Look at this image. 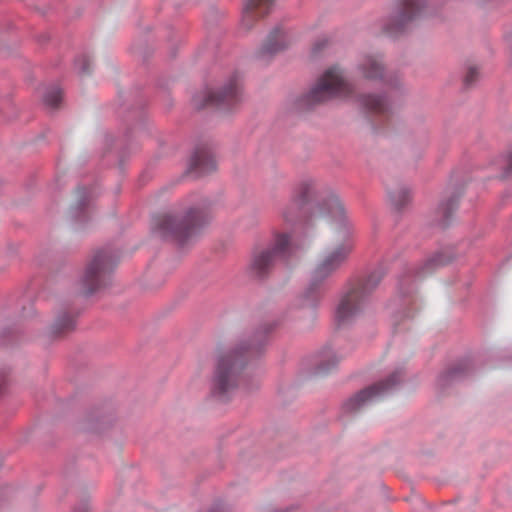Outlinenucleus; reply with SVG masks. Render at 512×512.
Segmentation results:
<instances>
[{
	"mask_svg": "<svg viewBox=\"0 0 512 512\" xmlns=\"http://www.w3.org/2000/svg\"><path fill=\"white\" fill-rule=\"evenodd\" d=\"M273 2L274 0H245L242 26L246 29L252 28L259 19L269 13Z\"/></svg>",
	"mask_w": 512,
	"mask_h": 512,
	"instance_id": "12",
	"label": "nucleus"
},
{
	"mask_svg": "<svg viewBox=\"0 0 512 512\" xmlns=\"http://www.w3.org/2000/svg\"><path fill=\"white\" fill-rule=\"evenodd\" d=\"M76 65L79 67V70L82 73L90 72V60L86 56H83L81 59L77 60Z\"/></svg>",
	"mask_w": 512,
	"mask_h": 512,
	"instance_id": "22",
	"label": "nucleus"
},
{
	"mask_svg": "<svg viewBox=\"0 0 512 512\" xmlns=\"http://www.w3.org/2000/svg\"><path fill=\"white\" fill-rule=\"evenodd\" d=\"M421 12V0H397L396 9L385 24L384 32L393 37L405 32Z\"/></svg>",
	"mask_w": 512,
	"mask_h": 512,
	"instance_id": "9",
	"label": "nucleus"
},
{
	"mask_svg": "<svg viewBox=\"0 0 512 512\" xmlns=\"http://www.w3.org/2000/svg\"><path fill=\"white\" fill-rule=\"evenodd\" d=\"M402 377L401 371H396L385 381H381L376 383L361 392H359L354 397L350 398L345 402L343 408L347 413H353L360 410L365 405L371 403L372 401L380 398L385 393L389 392L393 387H395L400 381Z\"/></svg>",
	"mask_w": 512,
	"mask_h": 512,
	"instance_id": "11",
	"label": "nucleus"
},
{
	"mask_svg": "<svg viewBox=\"0 0 512 512\" xmlns=\"http://www.w3.org/2000/svg\"><path fill=\"white\" fill-rule=\"evenodd\" d=\"M290 43L291 38L288 34L280 28H275L260 48L259 56L263 59L271 57L286 49Z\"/></svg>",
	"mask_w": 512,
	"mask_h": 512,
	"instance_id": "13",
	"label": "nucleus"
},
{
	"mask_svg": "<svg viewBox=\"0 0 512 512\" xmlns=\"http://www.w3.org/2000/svg\"><path fill=\"white\" fill-rule=\"evenodd\" d=\"M116 264V259L109 251H97L88 262L81 278L84 294H91L99 289L105 282Z\"/></svg>",
	"mask_w": 512,
	"mask_h": 512,
	"instance_id": "8",
	"label": "nucleus"
},
{
	"mask_svg": "<svg viewBox=\"0 0 512 512\" xmlns=\"http://www.w3.org/2000/svg\"><path fill=\"white\" fill-rule=\"evenodd\" d=\"M266 343V332H256L242 338L236 346L223 352L217 362L212 381V394L221 401L227 400L238 388L240 372L244 365L262 352Z\"/></svg>",
	"mask_w": 512,
	"mask_h": 512,
	"instance_id": "2",
	"label": "nucleus"
},
{
	"mask_svg": "<svg viewBox=\"0 0 512 512\" xmlns=\"http://www.w3.org/2000/svg\"><path fill=\"white\" fill-rule=\"evenodd\" d=\"M352 93L351 84L338 66L327 69L306 96L308 106L324 103L335 97H348Z\"/></svg>",
	"mask_w": 512,
	"mask_h": 512,
	"instance_id": "7",
	"label": "nucleus"
},
{
	"mask_svg": "<svg viewBox=\"0 0 512 512\" xmlns=\"http://www.w3.org/2000/svg\"><path fill=\"white\" fill-rule=\"evenodd\" d=\"M75 326V318L73 315L64 312L59 315L51 327V332L54 335L60 336L71 330H73Z\"/></svg>",
	"mask_w": 512,
	"mask_h": 512,
	"instance_id": "17",
	"label": "nucleus"
},
{
	"mask_svg": "<svg viewBox=\"0 0 512 512\" xmlns=\"http://www.w3.org/2000/svg\"><path fill=\"white\" fill-rule=\"evenodd\" d=\"M209 214L203 206H192L154 217L153 228L163 238L185 243L208 222Z\"/></svg>",
	"mask_w": 512,
	"mask_h": 512,
	"instance_id": "3",
	"label": "nucleus"
},
{
	"mask_svg": "<svg viewBox=\"0 0 512 512\" xmlns=\"http://www.w3.org/2000/svg\"><path fill=\"white\" fill-rule=\"evenodd\" d=\"M326 371H327V369H326V368H324L322 365H321V366H319V372L324 373V372H326Z\"/></svg>",
	"mask_w": 512,
	"mask_h": 512,
	"instance_id": "27",
	"label": "nucleus"
},
{
	"mask_svg": "<svg viewBox=\"0 0 512 512\" xmlns=\"http://www.w3.org/2000/svg\"><path fill=\"white\" fill-rule=\"evenodd\" d=\"M445 264V261L442 259L441 256H436L434 257L433 259H430L427 264H426V271H423L422 274H425L427 272H429L431 269L430 267L433 266V267H436V266H440V265H444Z\"/></svg>",
	"mask_w": 512,
	"mask_h": 512,
	"instance_id": "23",
	"label": "nucleus"
},
{
	"mask_svg": "<svg viewBox=\"0 0 512 512\" xmlns=\"http://www.w3.org/2000/svg\"><path fill=\"white\" fill-rule=\"evenodd\" d=\"M293 252L290 235L278 233L270 247L257 250L253 253L249 265L252 276L262 279L273 271L279 260H287Z\"/></svg>",
	"mask_w": 512,
	"mask_h": 512,
	"instance_id": "6",
	"label": "nucleus"
},
{
	"mask_svg": "<svg viewBox=\"0 0 512 512\" xmlns=\"http://www.w3.org/2000/svg\"><path fill=\"white\" fill-rule=\"evenodd\" d=\"M391 202L396 208L404 207L410 200L409 191L406 188H400L398 190L389 193Z\"/></svg>",
	"mask_w": 512,
	"mask_h": 512,
	"instance_id": "18",
	"label": "nucleus"
},
{
	"mask_svg": "<svg viewBox=\"0 0 512 512\" xmlns=\"http://www.w3.org/2000/svg\"><path fill=\"white\" fill-rule=\"evenodd\" d=\"M331 216L333 223H337V238L342 243L322 253L311 274V286L299 299L301 308L314 309L320 301L317 286L332 276L347 260L354 248L352 239V225L348 221L344 206L337 196H331L322 206Z\"/></svg>",
	"mask_w": 512,
	"mask_h": 512,
	"instance_id": "1",
	"label": "nucleus"
},
{
	"mask_svg": "<svg viewBox=\"0 0 512 512\" xmlns=\"http://www.w3.org/2000/svg\"><path fill=\"white\" fill-rule=\"evenodd\" d=\"M326 42H327V41H326L325 39H324V40H322L321 42H317V43L315 44L314 49H315L316 51L320 50V44H321V45H325V44H326Z\"/></svg>",
	"mask_w": 512,
	"mask_h": 512,
	"instance_id": "25",
	"label": "nucleus"
},
{
	"mask_svg": "<svg viewBox=\"0 0 512 512\" xmlns=\"http://www.w3.org/2000/svg\"><path fill=\"white\" fill-rule=\"evenodd\" d=\"M508 168H509V170H512V154L510 155V158H509Z\"/></svg>",
	"mask_w": 512,
	"mask_h": 512,
	"instance_id": "26",
	"label": "nucleus"
},
{
	"mask_svg": "<svg viewBox=\"0 0 512 512\" xmlns=\"http://www.w3.org/2000/svg\"><path fill=\"white\" fill-rule=\"evenodd\" d=\"M241 100L240 77L238 74L233 75L227 84L219 91H207L203 100L199 101V96L194 98L195 105L198 108L207 106H215L221 109H231L235 107Z\"/></svg>",
	"mask_w": 512,
	"mask_h": 512,
	"instance_id": "10",
	"label": "nucleus"
},
{
	"mask_svg": "<svg viewBox=\"0 0 512 512\" xmlns=\"http://www.w3.org/2000/svg\"><path fill=\"white\" fill-rule=\"evenodd\" d=\"M62 99V92L59 88H52L44 96V102L51 108H57Z\"/></svg>",
	"mask_w": 512,
	"mask_h": 512,
	"instance_id": "19",
	"label": "nucleus"
},
{
	"mask_svg": "<svg viewBox=\"0 0 512 512\" xmlns=\"http://www.w3.org/2000/svg\"><path fill=\"white\" fill-rule=\"evenodd\" d=\"M362 106L371 113L378 115H386L389 112V106L380 96L368 94L361 97Z\"/></svg>",
	"mask_w": 512,
	"mask_h": 512,
	"instance_id": "16",
	"label": "nucleus"
},
{
	"mask_svg": "<svg viewBox=\"0 0 512 512\" xmlns=\"http://www.w3.org/2000/svg\"><path fill=\"white\" fill-rule=\"evenodd\" d=\"M478 77H479L478 69L476 67H474V66L469 67L467 72H466L465 78H464L465 85L466 86H471L473 83L476 82Z\"/></svg>",
	"mask_w": 512,
	"mask_h": 512,
	"instance_id": "21",
	"label": "nucleus"
},
{
	"mask_svg": "<svg viewBox=\"0 0 512 512\" xmlns=\"http://www.w3.org/2000/svg\"><path fill=\"white\" fill-rule=\"evenodd\" d=\"M332 195L336 196L334 193L327 191L318 181L311 178L304 179L294 189L291 199L282 207L280 211L281 218L288 225L297 223L304 215V206L318 198L320 199L319 213L331 218L327 211L322 209V206Z\"/></svg>",
	"mask_w": 512,
	"mask_h": 512,
	"instance_id": "4",
	"label": "nucleus"
},
{
	"mask_svg": "<svg viewBox=\"0 0 512 512\" xmlns=\"http://www.w3.org/2000/svg\"><path fill=\"white\" fill-rule=\"evenodd\" d=\"M455 205L456 201L453 199L449 201L446 207H443V213L445 217L448 216V213L455 207Z\"/></svg>",
	"mask_w": 512,
	"mask_h": 512,
	"instance_id": "24",
	"label": "nucleus"
},
{
	"mask_svg": "<svg viewBox=\"0 0 512 512\" xmlns=\"http://www.w3.org/2000/svg\"><path fill=\"white\" fill-rule=\"evenodd\" d=\"M382 277L383 272H373L341 296L335 314L339 324L349 323L365 311L369 296L380 283Z\"/></svg>",
	"mask_w": 512,
	"mask_h": 512,
	"instance_id": "5",
	"label": "nucleus"
},
{
	"mask_svg": "<svg viewBox=\"0 0 512 512\" xmlns=\"http://www.w3.org/2000/svg\"><path fill=\"white\" fill-rule=\"evenodd\" d=\"M190 169L204 175L216 169V161L208 151L198 150L191 159Z\"/></svg>",
	"mask_w": 512,
	"mask_h": 512,
	"instance_id": "14",
	"label": "nucleus"
},
{
	"mask_svg": "<svg viewBox=\"0 0 512 512\" xmlns=\"http://www.w3.org/2000/svg\"><path fill=\"white\" fill-rule=\"evenodd\" d=\"M78 199H77V206L75 208V215L78 213V211L83 210L88 205V196L86 189H79L77 191Z\"/></svg>",
	"mask_w": 512,
	"mask_h": 512,
	"instance_id": "20",
	"label": "nucleus"
},
{
	"mask_svg": "<svg viewBox=\"0 0 512 512\" xmlns=\"http://www.w3.org/2000/svg\"><path fill=\"white\" fill-rule=\"evenodd\" d=\"M358 70L366 79L375 80L382 78L383 66L382 63L373 56H364L359 63Z\"/></svg>",
	"mask_w": 512,
	"mask_h": 512,
	"instance_id": "15",
	"label": "nucleus"
}]
</instances>
